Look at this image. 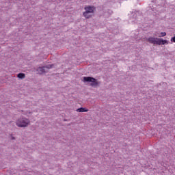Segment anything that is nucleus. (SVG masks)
Masks as SVG:
<instances>
[{
    "instance_id": "10",
    "label": "nucleus",
    "mask_w": 175,
    "mask_h": 175,
    "mask_svg": "<svg viewBox=\"0 0 175 175\" xmlns=\"http://www.w3.org/2000/svg\"><path fill=\"white\" fill-rule=\"evenodd\" d=\"M171 40H172V41L174 42V43H175V36L173 37V38L171 39Z\"/></svg>"
},
{
    "instance_id": "5",
    "label": "nucleus",
    "mask_w": 175,
    "mask_h": 175,
    "mask_svg": "<svg viewBox=\"0 0 175 175\" xmlns=\"http://www.w3.org/2000/svg\"><path fill=\"white\" fill-rule=\"evenodd\" d=\"M53 65H49L47 66H45V67H40L38 68V73L40 75H42L43 73H46V69H51V68H53Z\"/></svg>"
},
{
    "instance_id": "8",
    "label": "nucleus",
    "mask_w": 175,
    "mask_h": 175,
    "mask_svg": "<svg viewBox=\"0 0 175 175\" xmlns=\"http://www.w3.org/2000/svg\"><path fill=\"white\" fill-rule=\"evenodd\" d=\"M167 40H163V39H161V44H167Z\"/></svg>"
},
{
    "instance_id": "9",
    "label": "nucleus",
    "mask_w": 175,
    "mask_h": 175,
    "mask_svg": "<svg viewBox=\"0 0 175 175\" xmlns=\"http://www.w3.org/2000/svg\"><path fill=\"white\" fill-rule=\"evenodd\" d=\"M161 36H159V38H161V37H163V36H166V32H161Z\"/></svg>"
},
{
    "instance_id": "6",
    "label": "nucleus",
    "mask_w": 175,
    "mask_h": 175,
    "mask_svg": "<svg viewBox=\"0 0 175 175\" xmlns=\"http://www.w3.org/2000/svg\"><path fill=\"white\" fill-rule=\"evenodd\" d=\"M77 113H87L88 109H85V108L81 107L77 109Z\"/></svg>"
},
{
    "instance_id": "3",
    "label": "nucleus",
    "mask_w": 175,
    "mask_h": 175,
    "mask_svg": "<svg viewBox=\"0 0 175 175\" xmlns=\"http://www.w3.org/2000/svg\"><path fill=\"white\" fill-rule=\"evenodd\" d=\"M83 81L90 82L91 87H98L99 84V83L95 78L91 77H84Z\"/></svg>"
},
{
    "instance_id": "1",
    "label": "nucleus",
    "mask_w": 175,
    "mask_h": 175,
    "mask_svg": "<svg viewBox=\"0 0 175 175\" xmlns=\"http://www.w3.org/2000/svg\"><path fill=\"white\" fill-rule=\"evenodd\" d=\"M96 8L94 6L88 5L85 7V12L83 13L85 18H91L92 16H94V13H95V10Z\"/></svg>"
},
{
    "instance_id": "4",
    "label": "nucleus",
    "mask_w": 175,
    "mask_h": 175,
    "mask_svg": "<svg viewBox=\"0 0 175 175\" xmlns=\"http://www.w3.org/2000/svg\"><path fill=\"white\" fill-rule=\"evenodd\" d=\"M147 41L149 42L151 44H157V46H161V38L149 37L147 39Z\"/></svg>"
},
{
    "instance_id": "7",
    "label": "nucleus",
    "mask_w": 175,
    "mask_h": 175,
    "mask_svg": "<svg viewBox=\"0 0 175 175\" xmlns=\"http://www.w3.org/2000/svg\"><path fill=\"white\" fill-rule=\"evenodd\" d=\"M17 77H18V79H25V74H24V73H19L17 75Z\"/></svg>"
},
{
    "instance_id": "2",
    "label": "nucleus",
    "mask_w": 175,
    "mask_h": 175,
    "mask_svg": "<svg viewBox=\"0 0 175 175\" xmlns=\"http://www.w3.org/2000/svg\"><path fill=\"white\" fill-rule=\"evenodd\" d=\"M30 122H31L28 119L25 118H21L16 120V124L19 128H25L29 125Z\"/></svg>"
}]
</instances>
